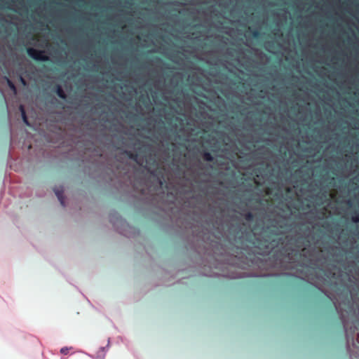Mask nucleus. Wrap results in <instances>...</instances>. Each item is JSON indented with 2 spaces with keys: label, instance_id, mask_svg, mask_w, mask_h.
Wrapping results in <instances>:
<instances>
[{
  "label": "nucleus",
  "instance_id": "2eb2a0df",
  "mask_svg": "<svg viewBox=\"0 0 359 359\" xmlns=\"http://www.w3.org/2000/svg\"><path fill=\"white\" fill-rule=\"evenodd\" d=\"M20 81L21 82L23 83V84H25V81L24 80V79L22 77H20Z\"/></svg>",
  "mask_w": 359,
  "mask_h": 359
},
{
  "label": "nucleus",
  "instance_id": "9b49d317",
  "mask_svg": "<svg viewBox=\"0 0 359 359\" xmlns=\"http://www.w3.org/2000/svg\"><path fill=\"white\" fill-rule=\"evenodd\" d=\"M351 219L355 223L359 222V213L355 212V215L352 217Z\"/></svg>",
  "mask_w": 359,
  "mask_h": 359
},
{
  "label": "nucleus",
  "instance_id": "f03ea898",
  "mask_svg": "<svg viewBox=\"0 0 359 359\" xmlns=\"http://www.w3.org/2000/svg\"><path fill=\"white\" fill-rule=\"evenodd\" d=\"M54 191L55 193V195L57 196L58 200L60 201L61 205L62 206L65 205V198L63 195V190L62 189H55Z\"/></svg>",
  "mask_w": 359,
  "mask_h": 359
},
{
  "label": "nucleus",
  "instance_id": "423d86ee",
  "mask_svg": "<svg viewBox=\"0 0 359 359\" xmlns=\"http://www.w3.org/2000/svg\"><path fill=\"white\" fill-rule=\"evenodd\" d=\"M6 79L7 84H8V87L10 88V89L13 91V93L14 94H16L17 93V88H16L15 84L13 83V82L12 81H11L7 77H6Z\"/></svg>",
  "mask_w": 359,
  "mask_h": 359
},
{
  "label": "nucleus",
  "instance_id": "39448f33",
  "mask_svg": "<svg viewBox=\"0 0 359 359\" xmlns=\"http://www.w3.org/2000/svg\"><path fill=\"white\" fill-rule=\"evenodd\" d=\"M124 153L129 157V158L137 162L138 155L137 153H134L130 151H125Z\"/></svg>",
  "mask_w": 359,
  "mask_h": 359
},
{
  "label": "nucleus",
  "instance_id": "f8f14e48",
  "mask_svg": "<svg viewBox=\"0 0 359 359\" xmlns=\"http://www.w3.org/2000/svg\"><path fill=\"white\" fill-rule=\"evenodd\" d=\"M260 32L258 30H255L252 32V36L255 39H258L260 36Z\"/></svg>",
  "mask_w": 359,
  "mask_h": 359
},
{
  "label": "nucleus",
  "instance_id": "6e6552de",
  "mask_svg": "<svg viewBox=\"0 0 359 359\" xmlns=\"http://www.w3.org/2000/svg\"><path fill=\"white\" fill-rule=\"evenodd\" d=\"M106 350L105 347H100L99 351L97 352V358L100 359H103L105 355Z\"/></svg>",
  "mask_w": 359,
  "mask_h": 359
},
{
  "label": "nucleus",
  "instance_id": "20e7f679",
  "mask_svg": "<svg viewBox=\"0 0 359 359\" xmlns=\"http://www.w3.org/2000/svg\"><path fill=\"white\" fill-rule=\"evenodd\" d=\"M20 112L22 114V117L23 122L26 125L29 126V123L28 121V119H27V115H26V113H25V110L24 107L22 105L20 106Z\"/></svg>",
  "mask_w": 359,
  "mask_h": 359
},
{
  "label": "nucleus",
  "instance_id": "1a4fd4ad",
  "mask_svg": "<svg viewBox=\"0 0 359 359\" xmlns=\"http://www.w3.org/2000/svg\"><path fill=\"white\" fill-rule=\"evenodd\" d=\"M316 273L318 272L320 275L323 274L325 276H334L335 273H334V271H314Z\"/></svg>",
  "mask_w": 359,
  "mask_h": 359
},
{
  "label": "nucleus",
  "instance_id": "0eeeda50",
  "mask_svg": "<svg viewBox=\"0 0 359 359\" xmlns=\"http://www.w3.org/2000/svg\"><path fill=\"white\" fill-rule=\"evenodd\" d=\"M203 158L205 161L208 162H212L214 160V158L211 155V154L208 151H204L203 153Z\"/></svg>",
  "mask_w": 359,
  "mask_h": 359
},
{
  "label": "nucleus",
  "instance_id": "f257e3e1",
  "mask_svg": "<svg viewBox=\"0 0 359 359\" xmlns=\"http://www.w3.org/2000/svg\"><path fill=\"white\" fill-rule=\"evenodd\" d=\"M28 55L36 61L47 62L49 60V57L44 54V51L39 50L33 48H28L27 49Z\"/></svg>",
  "mask_w": 359,
  "mask_h": 359
},
{
  "label": "nucleus",
  "instance_id": "9d476101",
  "mask_svg": "<svg viewBox=\"0 0 359 359\" xmlns=\"http://www.w3.org/2000/svg\"><path fill=\"white\" fill-rule=\"evenodd\" d=\"M244 218L246 221L251 222L254 219V215L252 212H248L245 214Z\"/></svg>",
  "mask_w": 359,
  "mask_h": 359
},
{
  "label": "nucleus",
  "instance_id": "4468645a",
  "mask_svg": "<svg viewBox=\"0 0 359 359\" xmlns=\"http://www.w3.org/2000/svg\"><path fill=\"white\" fill-rule=\"evenodd\" d=\"M296 271L299 272V273L301 275H306V273H304L306 271L301 270V271Z\"/></svg>",
  "mask_w": 359,
  "mask_h": 359
},
{
  "label": "nucleus",
  "instance_id": "7ed1b4c3",
  "mask_svg": "<svg viewBox=\"0 0 359 359\" xmlns=\"http://www.w3.org/2000/svg\"><path fill=\"white\" fill-rule=\"evenodd\" d=\"M56 94L57 96L63 100H65L67 98V95L65 94V91L63 90L62 88L57 85L56 86Z\"/></svg>",
  "mask_w": 359,
  "mask_h": 359
},
{
  "label": "nucleus",
  "instance_id": "ddd939ff",
  "mask_svg": "<svg viewBox=\"0 0 359 359\" xmlns=\"http://www.w3.org/2000/svg\"><path fill=\"white\" fill-rule=\"evenodd\" d=\"M60 353L64 355H67L69 353V348L67 347H63L60 349Z\"/></svg>",
  "mask_w": 359,
  "mask_h": 359
}]
</instances>
